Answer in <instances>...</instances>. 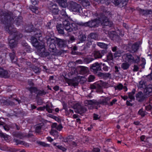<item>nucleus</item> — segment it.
I'll return each mask as SVG.
<instances>
[{
	"mask_svg": "<svg viewBox=\"0 0 152 152\" xmlns=\"http://www.w3.org/2000/svg\"><path fill=\"white\" fill-rule=\"evenodd\" d=\"M47 43L49 45L50 48L54 50L56 48V44L59 47H64L66 45V42L64 40L59 39L48 38L47 40Z\"/></svg>",
	"mask_w": 152,
	"mask_h": 152,
	"instance_id": "3",
	"label": "nucleus"
},
{
	"mask_svg": "<svg viewBox=\"0 0 152 152\" xmlns=\"http://www.w3.org/2000/svg\"><path fill=\"white\" fill-rule=\"evenodd\" d=\"M144 92L146 95H149L152 94V84L146 85L145 88Z\"/></svg>",
	"mask_w": 152,
	"mask_h": 152,
	"instance_id": "13",
	"label": "nucleus"
},
{
	"mask_svg": "<svg viewBox=\"0 0 152 152\" xmlns=\"http://www.w3.org/2000/svg\"><path fill=\"white\" fill-rule=\"evenodd\" d=\"M42 126V125L40 124L37 125L35 126V132L39 133L41 132V128Z\"/></svg>",
	"mask_w": 152,
	"mask_h": 152,
	"instance_id": "31",
	"label": "nucleus"
},
{
	"mask_svg": "<svg viewBox=\"0 0 152 152\" xmlns=\"http://www.w3.org/2000/svg\"><path fill=\"white\" fill-rule=\"evenodd\" d=\"M138 69H139L137 65H134V66L133 71L134 72L137 71L138 70Z\"/></svg>",
	"mask_w": 152,
	"mask_h": 152,
	"instance_id": "62",
	"label": "nucleus"
},
{
	"mask_svg": "<svg viewBox=\"0 0 152 152\" xmlns=\"http://www.w3.org/2000/svg\"><path fill=\"white\" fill-rule=\"evenodd\" d=\"M131 64L128 63V62L124 63V69H128L131 65Z\"/></svg>",
	"mask_w": 152,
	"mask_h": 152,
	"instance_id": "51",
	"label": "nucleus"
},
{
	"mask_svg": "<svg viewBox=\"0 0 152 152\" xmlns=\"http://www.w3.org/2000/svg\"><path fill=\"white\" fill-rule=\"evenodd\" d=\"M16 24L17 25H19L21 24L22 22V18L21 17L18 18L16 20Z\"/></svg>",
	"mask_w": 152,
	"mask_h": 152,
	"instance_id": "42",
	"label": "nucleus"
},
{
	"mask_svg": "<svg viewBox=\"0 0 152 152\" xmlns=\"http://www.w3.org/2000/svg\"><path fill=\"white\" fill-rule=\"evenodd\" d=\"M96 101L95 100H86L85 102V104L86 105H93L96 103Z\"/></svg>",
	"mask_w": 152,
	"mask_h": 152,
	"instance_id": "28",
	"label": "nucleus"
},
{
	"mask_svg": "<svg viewBox=\"0 0 152 152\" xmlns=\"http://www.w3.org/2000/svg\"><path fill=\"white\" fill-rule=\"evenodd\" d=\"M57 126V124L56 123H54L52 124L51 126L52 129H56Z\"/></svg>",
	"mask_w": 152,
	"mask_h": 152,
	"instance_id": "61",
	"label": "nucleus"
},
{
	"mask_svg": "<svg viewBox=\"0 0 152 152\" xmlns=\"http://www.w3.org/2000/svg\"><path fill=\"white\" fill-rule=\"evenodd\" d=\"M88 38L93 39L95 40H98V35L94 33H90L88 36Z\"/></svg>",
	"mask_w": 152,
	"mask_h": 152,
	"instance_id": "24",
	"label": "nucleus"
},
{
	"mask_svg": "<svg viewBox=\"0 0 152 152\" xmlns=\"http://www.w3.org/2000/svg\"><path fill=\"white\" fill-rule=\"evenodd\" d=\"M100 23L99 19H97L89 21L86 23H79L77 24L81 26H88L90 28L98 27Z\"/></svg>",
	"mask_w": 152,
	"mask_h": 152,
	"instance_id": "5",
	"label": "nucleus"
},
{
	"mask_svg": "<svg viewBox=\"0 0 152 152\" xmlns=\"http://www.w3.org/2000/svg\"><path fill=\"white\" fill-rule=\"evenodd\" d=\"M99 19L100 23L102 25L104 26H107L111 27L112 26V23L109 21L107 19V17L104 15H100V18H99Z\"/></svg>",
	"mask_w": 152,
	"mask_h": 152,
	"instance_id": "7",
	"label": "nucleus"
},
{
	"mask_svg": "<svg viewBox=\"0 0 152 152\" xmlns=\"http://www.w3.org/2000/svg\"><path fill=\"white\" fill-rule=\"evenodd\" d=\"M0 125L3 126L4 129L6 131H8L10 129V128L7 125H5V124L4 122L1 121H0Z\"/></svg>",
	"mask_w": 152,
	"mask_h": 152,
	"instance_id": "34",
	"label": "nucleus"
},
{
	"mask_svg": "<svg viewBox=\"0 0 152 152\" xmlns=\"http://www.w3.org/2000/svg\"><path fill=\"white\" fill-rule=\"evenodd\" d=\"M138 113L140 115L143 117L147 114V113L143 111L142 109H141L138 111Z\"/></svg>",
	"mask_w": 152,
	"mask_h": 152,
	"instance_id": "38",
	"label": "nucleus"
},
{
	"mask_svg": "<svg viewBox=\"0 0 152 152\" xmlns=\"http://www.w3.org/2000/svg\"><path fill=\"white\" fill-rule=\"evenodd\" d=\"M58 8V6L56 4H50L48 6V8L49 9L50 11L54 10L55 8Z\"/></svg>",
	"mask_w": 152,
	"mask_h": 152,
	"instance_id": "30",
	"label": "nucleus"
},
{
	"mask_svg": "<svg viewBox=\"0 0 152 152\" xmlns=\"http://www.w3.org/2000/svg\"><path fill=\"white\" fill-rule=\"evenodd\" d=\"M37 142L38 144L44 147H46L49 146V145L48 144L45 143L44 142L37 141Z\"/></svg>",
	"mask_w": 152,
	"mask_h": 152,
	"instance_id": "39",
	"label": "nucleus"
},
{
	"mask_svg": "<svg viewBox=\"0 0 152 152\" xmlns=\"http://www.w3.org/2000/svg\"><path fill=\"white\" fill-rule=\"evenodd\" d=\"M146 86L145 84V83L143 81H141L139 82V84L138 86L139 88H142L144 89L145 88Z\"/></svg>",
	"mask_w": 152,
	"mask_h": 152,
	"instance_id": "36",
	"label": "nucleus"
},
{
	"mask_svg": "<svg viewBox=\"0 0 152 152\" xmlns=\"http://www.w3.org/2000/svg\"><path fill=\"white\" fill-rule=\"evenodd\" d=\"M92 55L96 59L101 58L102 56V53L98 51H94L92 53Z\"/></svg>",
	"mask_w": 152,
	"mask_h": 152,
	"instance_id": "17",
	"label": "nucleus"
},
{
	"mask_svg": "<svg viewBox=\"0 0 152 152\" xmlns=\"http://www.w3.org/2000/svg\"><path fill=\"white\" fill-rule=\"evenodd\" d=\"M123 88V86L121 84H119L115 88L116 89H118L119 90H121Z\"/></svg>",
	"mask_w": 152,
	"mask_h": 152,
	"instance_id": "57",
	"label": "nucleus"
},
{
	"mask_svg": "<svg viewBox=\"0 0 152 152\" xmlns=\"http://www.w3.org/2000/svg\"><path fill=\"white\" fill-rule=\"evenodd\" d=\"M56 1L60 6L63 7H65L67 5L66 0H56Z\"/></svg>",
	"mask_w": 152,
	"mask_h": 152,
	"instance_id": "19",
	"label": "nucleus"
},
{
	"mask_svg": "<svg viewBox=\"0 0 152 152\" xmlns=\"http://www.w3.org/2000/svg\"><path fill=\"white\" fill-rule=\"evenodd\" d=\"M67 82L69 85L74 86H77L78 84L77 82L74 79L68 80Z\"/></svg>",
	"mask_w": 152,
	"mask_h": 152,
	"instance_id": "18",
	"label": "nucleus"
},
{
	"mask_svg": "<svg viewBox=\"0 0 152 152\" xmlns=\"http://www.w3.org/2000/svg\"><path fill=\"white\" fill-rule=\"evenodd\" d=\"M10 58H11V61H12L14 59L15 56V53L13 52L12 53H10L9 54Z\"/></svg>",
	"mask_w": 152,
	"mask_h": 152,
	"instance_id": "55",
	"label": "nucleus"
},
{
	"mask_svg": "<svg viewBox=\"0 0 152 152\" xmlns=\"http://www.w3.org/2000/svg\"><path fill=\"white\" fill-rule=\"evenodd\" d=\"M14 141L16 142L17 143V145L18 144H21L23 145V144H24V142L19 140L17 139H14Z\"/></svg>",
	"mask_w": 152,
	"mask_h": 152,
	"instance_id": "46",
	"label": "nucleus"
},
{
	"mask_svg": "<svg viewBox=\"0 0 152 152\" xmlns=\"http://www.w3.org/2000/svg\"><path fill=\"white\" fill-rule=\"evenodd\" d=\"M125 62L129 64L132 63H138L140 60V57L137 56V58H134L133 56L130 53H126L125 54Z\"/></svg>",
	"mask_w": 152,
	"mask_h": 152,
	"instance_id": "6",
	"label": "nucleus"
},
{
	"mask_svg": "<svg viewBox=\"0 0 152 152\" xmlns=\"http://www.w3.org/2000/svg\"><path fill=\"white\" fill-rule=\"evenodd\" d=\"M45 109H46V110L48 111V113H52V109L50 108V107L48 104L46 105L45 106Z\"/></svg>",
	"mask_w": 152,
	"mask_h": 152,
	"instance_id": "45",
	"label": "nucleus"
},
{
	"mask_svg": "<svg viewBox=\"0 0 152 152\" xmlns=\"http://www.w3.org/2000/svg\"><path fill=\"white\" fill-rule=\"evenodd\" d=\"M0 76L5 78H8L9 75L7 71L0 67Z\"/></svg>",
	"mask_w": 152,
	"mask_h": 152,
	"instance_id": "14",
	"label": "nucleus"
},
{
	"mask_svg": "<svg viewBox=\"0 0 152 152\" xmlns=\"http://www.w3.org/2000/svg\"><path fill=\"white\" fill-rule=\"evenodd\" d=\"M29 90L30 91L31 93H35L37 94V92L38 91L37 88L35 87H31L29 89Z\"/></svg>",
	"mask_w": 152,
	"mask_h": 152,
	"instance_id": "40",
	"label": "nucleus"
},
{
	"mask_svg": "<svg viewBox=\"0 0 152 152\" xmlns=\"http://www.w3.org/2000/svg\"><path fill=\"white\" fill-rule=\"evenodd\" d=\"M46 94V92L44 90H38L37 92V95L42 96Z\"/></svg>",
	"mask_w": 152,
	"mask_h": 152,
	"instance_id": "37",
	"label": "nucleus"
},
{
	"mask_svg": "<svg viewBox=\"0 0 152 152\" xmlns=\"http://www.w3.org/2000/svg\"><path fill=\"white\" fill-rule=\"evenodd\" d=\"M60 13L63 18H65L66 19H67L69 18L68 15L66 14L64 9H62Z\"/></svg>",
	"mask_w": 152,
	"mask_h": 152,
	"instance_id": "32",
	"label": "nucleus"
},
{
	"mask_svg": "<svg viewBox=\"0 0 152 152\" xmlns=\"http://www.w3.org/2000/svg\"><path fill=\"white\" fill-rule=\"evenodd\" d=\"M129 99V101H132V99H134V97L133 96V95L132 94V93H129L128 95Z\"/></svg>",
	"mask_w": 152,
	"mask_h": 152,
	"instance_id": "50",
	"label": "nucleus"
},
{
	"mask_svg": "<svg viewBox=\"0 0 152 152\" xmlns=\"http://www.w3.org/2000/svg\"><path fill=\"white\" fill-rule=\"evenodd\" d=\"M65 111L66 113L68 114H71V115H72L74 113L73 111L71 109L69 110L67 109H66Z\"/></svg>",
	"mask_w": 152,
	"mask_h": 152,
	"instance_id": "48",
	"label": "nucleus"
},
{
	"mask_svg": "<svg viewBox=\"0 0 152 152\" xmlns=\"http://www.w3.org/2000/svg\"><path fill=\"white\" fill-rule=\"evenodd\" d=\"M142 63L141 64L142 67V68H144V66L145 64V60L144 58L142 59Z\"/></svg>",
	"mask_w": 152,
	"mask_h": 152,
	"instance_id": "60",
	"label": "nucleus"
},
{
	"mask_svg": "<svg viewBox=\"0 0 152 152\" xmlns=\"http://www.w3.org/2000/svg\"><path fill=\"white\" fill-rule=\"evenodd\" d=\"M33 69L34 72L38 74H39L40 71L38 67L35 66L33 68Z\"/></svg>",
	"mask_w": 152,
	"mask_h": 152,
	"instance_id": "41",
	"label": "nucleus"
},
{
	"mask_svg": "<svg viewBox=\"0 0 152 152\" xmlns=\"http://www.w3.org/2000/svg\"><path fill=\"white\" fill-rule=\"evenodd\" d=\"M97 45L101 48H107V44L103 42H97Z\"/></svg>",
	"mask_w": 152,
	"mask_h": 152,
	"instance_id": "33",
	"label": "nucleus"
},
{
	"mask_svg": "<svg viewBox=\"0 0 152 152\" xmlns=\"http://www.w3.org/2000/svg\"><path fill=\"white\" fill-rule=\"evenodd\" d=\"M129 0H124V3H125V7H124V8L126 10V11H127V10H129L131 9V8L129 7H127L125 6L127 5V3L128 2V1Z\"/></svg>",
	"mask_w": 152,
	"mask_h": 152,
	"instance_id": "49",
	"label": "nucleus"
},
{
	"mask_svg": "<svg viewBox=\"0 0 152 152\" xmlns=\"http://www.w3.org/2000/svg\"><path fill=\"white\" fill-rule=\"evenodd\" d=\"M63 25L65 29L68 32H71L73 30L69 21L65 20L63 22Z\"/></svg>",
	"mask_w": 152,
	"mask_h": 152,
	"instance_id": "10",
	"label": "nucleus"
},
{
	"mask_svg": "<svg viewBox=\"0 0 152 152\" xmlns=\"http://www.w3.org/2000/svg\"><path fill=\"white\" fill-rule=\"evenodd\" d=\"M73 108L76 110L75 112L80 114L85 112L87 110L86 108L80 105L79 104L77 103L74 105Z\"/></svg>",
	"mask_w": 152,
	"mask_h": 152,
	"instance_id": "9",
	"label": "nucleus"
},
{
	"mask_svg": "<svg viewBox=\"0 0 152 152\" xmlns=\"http://www.w3.org/2000/svg\"><path fill=\"white\" fill-rule=\"evenodd\" d=\"M79 71L81 74H84L87 73L88 71V68L85 66H81L79 68Z\"/></svg>",
	"mask_w": 152,
	"mask_h": 152,
	"instance_id": "20",
	"label": "nucleus"
},
{
	"mask_svg": "<svg viewBox=\"0 0 152 152\" xmlns=\"http://www.w3.org/2000/svg\"><path fill=\"white\" fill-rule=\"evenodd\" d=\"M50 134L53 136L55 138H57L58 137V132L55 129H52L50 132Z\"/></svg>",
	"mask_w": 152,
	"mask_h": 152,
	"instance_id": "27",
	"label": "nucleus"
},
{
	"mask_svg": "<svg viewBox=\"0 0 152 152\" xmlns=\"http://www.w3.org/2000/svg\"><path fill=\"white\" fill-rule=\"evenodd\" d=\"M42 36L40 33L35 34V38L33 37L31 38V40L33 45L37 49L38 53L40 54H42L45 51V43L42 41H38L37 38H39Z\"/></svg>",
	"mask_w": 152,
	"mask_h": 152,
	"instance_id": "2",
	"label": "nucleus"
},
{
	"mask_svg": "<svg viewBox=\"0 0 152 152\" xmlns=\"http://www.w3.org/2000/svg\"><path fill=\"white\" fill-rule=\"evenodd\" d=\"M102 66H103L102 68V69L105 72L108 71L109 69V67H108L106 66L105 64H102Z\"/></svg>",
	"mask_w": 152,
	"mask_h": 152,
	"instance_id": "53",
	"label": "nucleus"
},
{
	"mask_svg": "<svg viewBox=\"0 0 152 152\" xmlns=\"http://www.w3.org/2000/svg\"><path fill=\"white\" fill-rule=\"evenodd\" d=\"M45 109V106H44L43 107H39L37 108V110H44Z\"/></svg>",
	"mask_w": 152,
	"mask_h": 152,
	"instance_id": "64",
	"label": "nucleus"
},
{
	"mask_svg": "<svg viewBox=\"0 0 152 152\" xmlns=\"http://www.w3.org/2000/svg\"><path fill=\"white\" fill-rule=\"evenodd\" d=\"M96 89L97 92L102 93L103 92L102 90V84L101 82L96 83Z\"/></svg>",
	"mask_w": 152,
	"mask_h": 152,
	"instance_id": "16",
	"label": "nucleus"
},
{
	"mask_svg": "<svg viewBox=\"0 0 152 152\" xmlns=\"http://www.w3.org/2000/svg\"><path fill=\"white\" fill-rule=\"evenodd\" d=\"M69 8L70 10L74 12H78L82 15L83 13L81 6L73 1H70L69 2Z\"/></svg>",
	"mask_w": 152,
	"mask_h": 152,
	"instance_id": "4",
	"label": "nucleus"
},
{
	"mask_svg": "<svg viewBox=\"0 0 152 152\" xmlns=\"http://www.w3.org/2000/svg\"><path fill=\"white\" fill-rule=\"evenodd\" d=\"M93 117L94 120H98L100 118V116H99V115H97L96 114H95V113H94L93 114Z\"/></svg>",
	"mask_w": 152,
	"mask_h": 152,
	"instance_id": "56",
	"label": "nucleus"
},
{
	"mask_svg": "<svg viewBox=\"0 0 152 152\" xmlns=\"http://www.w3.org/2000/svg\"><path fill=\"white\" fill-rule=\"evenodd\" d=\"M139 46V43L137 42L131 45V51L135 52L137 51L138 49Z\"/></svg>",
	"mask_w": 152,
	"mask_h": 152,
	"instance_id": "23",
	"label": "nucleus"
},
{
	"mask_svg": "<svg viewBox=\"0 0 152 152\" xmlns=\"http://www.w3.org/2000/svg\"><path fill=\"white\" fill-rule=\"evenodd\" d=\"M57 143H53V145L56 147V148H57L59 149L62 151H65L66 150V149L65 147L60 145H57Z\"/></svg>",
	"mask_w": 152,
	"mask_h": 152,
	"instance_id": "29",
	"label": "nucleus"
},
{
	"mask_svg": "<svg viewBox=\"0 0 152 152\" xmlns=\"http://www.w3.org/2000/svg\"><path fill=\"white\" fill-rule=\"evenodd\" d=\"M108 34L110 38L113 40H117L119 38V36L116 34V32L115 31H110Z\"/></svg>",
	"mask_w": 152,
	"mask_h": 152,
	"instance_id": "12",
	"label": "nucleus"
},
{
	"mask_svg": "<svg viewBox=\"0 0 152 152\" xmlns=\"http://www.w3.org/2000/svg\"><path fill=\"white\" fill-rule=\"evenodd\" d=\"M1 22L5 25V30L10 35L9 37V44L11 48H13L17 44L16 40L21 38L22 35L15 32V29L12 24L14 21L13 15L11 13L4 12L1 16Z\"/></svg>",
	"mask_w": 152,
	"mask_h": 152,
	"instance_id": "1",
	"label": "nucleus"
},
{
	"mask_svg": "<svg viewBox=\"0 0 152 152\" xmlns=\"http://www.w3.org/2000/svg\"><path fill=\"white\" fill-rule=\"evenodd\" d=\"M145 94H144L142 92L140 91L136 95L137 100L140 102L143 101L146 98Z\"/></svg>",
	"mask_w": 152,
	"mask_h": 152,
	"instance_id": "11",
	"label": "nucleus"
},
{
	"mask_svg": "<svg viewBox=\"0 0 152 152\" xmlns=\"http://www.w3.org/2000/svg\"><path fill=\"white\" fill-rule=\"evenodd\" d=\"M31 3L34 5L37 4L38 3V0H31Z\"/></svg>",
	"mask_w": 152,
	"mask_h": 152,
	"instance_id": "59",
	"label": "nucleus"
},
{
	"mask_svg": "<svg viewBox=\"0 0 152 152\" xmlns=\"http://www.w3.org/2000/svg\"><path fill=\"white\" fill-rule=\"evenodd\" d=\"M58 11H59V10L58 9V8H56V9L55 8V9L54 10H53L51 11L50 12H51L53 14L56 15L58 14Z\"/></svg>",
	"mask_w": 152,
	"mask_h": 152,
	"instance_id": "54",
	"label": "nucleus"
},
{
	"mask_svg": "<svg viewBox=\"0 0 152 152\" xmlns=\"http://www.w3.org/2000/svg\"><path fill=\"white\" fill-rule=\"evenodd\" d=\"M94 60V59L91 57L85 58L84 60V62L86 64H88Z\"/></svg>",
	"mask_w": 152,
	"mask_h": 152,
	"instance_id": "35",
	"label": "nucleus"
},
{
	"mask_svg": "<svg viewBox=\"0 0 152 152\" xmlns=\"http://www.w3.org/2000/svg\"><path fill=\"white\" fill-rule=\"evenodd\" d=\"M0 137H3L6 140L7 139H8V135L6 134H4L1 132H0Z\"/></svg>",
	"mask_w": 152,
	"mask_h": 152,
	"instance_id": "43",
	"label": "nucleus"
},
{
	"mask_svg": "<svg viewBox=\"0 0 152 152\" xmlns=\"http://www.w3.org/2000/svg\"><path fill=\"white\" fill-rule=\"evenodd\" d=\"M113 59V56L112 53H109L107 56V59L108 61L111 60Z\"/></svg>",
	"mask_w": 152,
	"mask_h": 152,
	"instance_id": "47",
	"label": "nucleus"
},
{
	"mask_svg": "<svg viewBox=\"0 0 152 152\" xmlns=\"http://www.w3.org/2000/svg\"><path fill=\"white\" fill-rule=\"evenodd\" d=\"M140 13L142 15H146L152 14V10H144L140 9L139 10Z\"/></svg>",
	"mask_w": 152,
	"mask_h": 152,
	"instance_id": "15",
	"label": "nucleus"
},
{
	"mask_svg": "<svg viewBox=\"0 0 152 152\" xmlns=\"http://www.w3.org/2000/svg\"><path fill=\"white\" fill-rule=\"evenodd\" d=\"M31 9L33 12H35L37 10V7L34 6H32V7L31 8Z\"/></svg>",
	"mask_w": 152,
	"mask_h": 152,
	"instance_id": "58",
	"label": "nucleus"
},
{
	"mask_svg": "<svg viewBox=\"0 0 152 152\" xmlns=\"http://www.w3.org/2000/svg\"><path fill=\"white\" fill-rule=\"evenodd\" d=\"M56 28L59 34H64V30L61 24L58 25L56 26Z\"/></svg>",
	"mask_w": 152,
	"mask_h": 152,
	"instance_id": "25",
	"label": "nucleus"
},
{
	"mask_svg": "<svg viewBox=\"0 0 152 152\" xmlns=\"http://www.w3.org/2000/svg\"><path fill=\"white\" fill-rule=\"evenodd\" d=\"M98 75L104 79H106L110 77L111 74L109 73H99Z\"/></svg>",
	"mask_w": 152,
	"mask_h": 152,
	"instance_id": "22",
	"label": "nucleus"
},
{
	"mask_svg": "<svg viewBox=\"0 0 152 152\" xmlns=\"http://www.w3.org/2000/svg\"><path fill=\"white\" fill-rule=\"evenodd\" d=\"M82 23L81 22H79L78 21L74 22L72 23L71 26L73 28V29H74L75 30H77L78 28V26H81L80 25L78 24L77 23Z\"/></svg>",
	"mask_w": 152,
	"mask_h": 152,
	"instance_id": "26",
	"label": "nucleus"
},
{
	"mask_svg": "<svg viewBox=\"0 0 152 152\" xmlns=\"http://www.w3.org/2000/svg\"><path fill=\"white\" fill-rule=\"evenodd\" d=\"M80 3L84 7H87L90 5V2L88 0H80Z\"/></svg>",
	"mask_w": 152,
	"mask_h": 152,
	"instance_id": "21",
	"label": "nucleus"
},
{
	"mask_svg": "<svg viewBox=\"0 0 152 152\" xmlns=\"http://www.w3.org/2000/svg\"><path fill=\"white\" fill-rule=\"evenodd\" d=\"M95 78V77L92 75H90L88 77V81L89 82L93 81Z\"/></svg>",
	"mask_w": 152,
	"mask_h": 152,
	"instance_id": "44",
	"label": "nucleus"
},
{
	"mask_svg": "<svg viewBox=\"0 0 152 152\" xmlns=\"http://www.w3.org/2000/svg\"><path fill=\"white\" fill-rule=\"evenodd\" d=\"M102 63L96 62L92 64L90 67V69L94 74H97L98 72L102 70Z\"/></svg>",
	"mask_w": 152,
	"mask_h": 152,
	"instance_id": "8",
	"label": "nucleus"
},
{
	"mask_svg": "<svg viewBox=\"0 0 152 152\" xmlns=\"http://www.w3.org/2000/svg\"><path fill=\"white\" fill-rule=\"evenodd\" d=\"M123 0H113L114 4L116 5H118Z\"/></svg>",
	"mask_w": 152,
	"mask_h": 152,
	"instance_id": "52",
	"label": "nucleus"
},
{
	"mask_svg": "<svg viewBox=\"0 0 152 152\" xmlns=\"http://www.w3.org/2000/svg\"><path fill=\"white\" fill-rule=\"evenodd\" d=\"M90 88L91 89H96V83L91 85Z\"/></svg>",
	"mask_w": 152,
	"mask_h": 152,
	"instance_id": "63",
	"label": "nucleus"
}]
</instances>
